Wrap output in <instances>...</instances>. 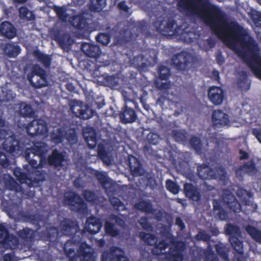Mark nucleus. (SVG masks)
<instances>
[{
	"mask_svg": "<svg viewBox=\"0 0 261 261\" xmlns=\"http://www.w3.org/2000/svg\"><path fill=\"white\" fill-rule=\"evenodd\" d=\"M63 249L69 261H76L79 257L83 261H95L92 248L85 242L80 245L79 241L69 240L64 244Z\"/></svg>",
	"mask_w": 261,
	"mask_h": 261,
	"instance_id": "f257e3e1",
	"label": "nucleus"
},
{
	"mask_svg": "<svg viewBox=\"0 0 261 261\" xmlns=\"http://www.w3.org/2000/svg\"><path fill=\"white\" fill-rule=\"evenodd\" d=\"M63 202L70 210L81 215L88 212V206L81 196L75 192L69 191L65 193Z\"/></svg>",
	"mask_w": 261,
	"mask_h": 261,
	"instance_id": "f03ea898",
	"label": "nucleus"
},
{
	"mask_svg": "<svg viewBox=\"0 0 261 261\" xmlns=\"http://www.w3.org/2000/svg\"><path fill=\"white\" fill-rule=\"evenodd\" d=\"M170 243L171 245L168 251L164 253L165 258L167 261H182L184 255L182 252L186 248L185 242L177 241L172 238Z\"/></svg>",
	"mask_w": 261,
	"mask_h": 261,
	"instance_id": "7ed1b4c3",
	"label": "nucleus"
},
{
	"mask_svg": "<svg viewBox=\"0 0 261 261\" xmlns=\"http://www.w3.org/2000/svg\"><path fill=\"white\" fill-rule=\"evenodd\" d=\"M28 79L35 88H40L48 85L45 70L37 64L32 67L31 72L28 74Z\"/></svg>",
	"mask_w": 261,
	"mask_h": 261,
	"instance_id": "20e7f679",
	"label": "nucleus"
},
{
	"mask_svg": "<svg viewBox=\"0 0 261 261\" xmlns=\"http://www.w3.org/2000/svg\"><path fill=\"white\" fill-rule=\"evenodd\" d=\"M192 61V55L184 51L174 55L171 59V64L177 70L185 71L190 69Z\"/></svg>",
	"mask_w": 261,
	"mask_h": 261,
	"instance_id": "39448f33",
	"label": "nucleus"
},
{
	"mask_svg": "<svg viewBox=\"0 0 261 261\" xmlns=\"http://www.w3.org/2000/svg\"><path fill=\"white\" fill-rule=\"evenodd\" d=\"M216 169L218 173L208 165L202 164L197 167V172L199 177L203 180L216 179L218 175L222 179L226 176V171L223 167L219 166Z\"/></svg>",
	"mask_w": 261,
	"mask_h": 261,
	"instance_id": "423d86ee",
	"label": "nucleus"
},
{
	"mask_svg": "<svg viewBox=\"0 0 261 261\" xmlns=\"http://www.w3.org/2000/svg\"><path fill=\"white\" fill-rule=\"evenodd\" d=\"M138 36V34L133 33L131 30L123 29L115 37L113 43L117 46L128 48L134 43Z\"/></svg>",
	"mask_w": 261,
	"mask_h": 261,
	"instance_id": "0eeeda50",
	"label": "nucleus"
},
{
	"mask_svg": "<svg viewBox=\"0 0 261 261\" xmlns=\"http://www.w3.org/2000/svg\"><path fill=\"white\" fill-rule=\"evenodd\" d=\"M48 130L46 121L41 119H34L26 126L27 133L31 137L45 135Z\"/></svg>",
	"mask_w": 261,
	"mask_h": 261,
	"instance_id": "6e6552de",
	"label": "nucleus"
},
{
	"mask_svg": "<svg viewBox=\"0 0 261 261\" xmlns=\"http://www.w3.org/2000/svg\"><path fill=\"white\" fill-rule=\"evenodd\" d=\"M70 111L74 116L83 120H87L93 115V111L87 105H80L74 100L70 103Z\"/></svg>",
	"mask_w": 261,
	"mask_h": 261,
	"instance_id": "1a4fd4ad",
	"label": "nucleus"
},
{
	"mask_svg": "<svg viewBox=\"0 0 261 261\" xmlns=\"http://www.w3.org/2000/svg\"><path fill=\"white\" fill-rule=\"evenodd\" d=\"M222 200L231 211L234 213H239L242 210L240 203L238 201L235 196L228 189H224L223 191Z\"/></svg>",
	"mask_w": 261,
	"mask_h": 261,
	"instance_id": "9d476101",
	"label": "nucleus"
},
{
	"mask_svg": "<svg viewBox=\"0 0 261 261\" xmlns=\"http://www.w3.org/2000/svg\"><path fill=\"white\" fill-rule=\"evenodd\" d=\"M101 261H129L127 256L124 255L122 249L118 247H113L110 251H105L101 257Z\"/></svg>",
	"mask_w": 261,
	"mask_h": 261,
	"instance_id": "9b49d317",
	"label": "nucleus"
},
{
	"mask_svg": "<svg viewBox=\"0 0 261 261\" xmlns=\"http://www.w3.org/2000/svg\"><path fill=\"white\" fill-rule=\"evenodd\" d=\"M258 172V169L254 159H251L248 162L244 163L237 168L235 173L237 177L243 178L244 175L247 174L249 176L255 175Z\"/></svg>",
	"mask_w": 261,
	"mask_h": 261,
	"instance_id": "f8f14e48",
	"label": "nucleus"
},
{
	"mask_svg": "<svg viewBox=\"0 0 261 261\" xmlns=\"http://www.w3.org/2000/svg\"><path fill=\"white\" fill-rule=\"evenodd\" d=\"M65 158V152H60L57 149H55L48 155V165L56 168H61L64 166Z\"/></svg>",
	"mask_w": 261,
	"mask_h": 261,
	"instance_id": "ddd939ff",
	"label": "nucleus"
},
{
	"mask_svg": "<svg viewBox=\"0 0 261 261\" xmlns=\"http://www.w3.org/2000/svg\"><path fill=\"white\" fill-rule=\"evenodd\" d=\"M61 230L65 236L74 235L79 230L77 222L69 218H64L60 223Z\"/></svg>",
	"mask_w": 261,
	"mask_h": 261,
	"instance_id": "4468645a",
	"label": "nucleus"
},
{
	"mask_svg": "<svg viewBox=\"0 0 261 261\" xmlns=\"http://www.w3.org/2000/svg\"><path fill=\"white\" fill-rule=\"evenodd\" d=\"M210 101L216 106L221 105L224 98V92L220 87L212 86L210 87L208 93Z\"/></svg>",
	"mask_w": 261,
	"mask_h": 261,
	"instance_id": "2eb2a0df",
	"label": "nucleus"
},
{
	"mask_svg": "<svg viewBox=\"0 0 261 261\" xmlns=\"http://www.w3.org/2000/svg\"><path fill=\"white\" fill-rule=\"evenodd\" d=\"M212 120L213 125L217 128L228 125L230 123L228 115L221 110L214 111Z\"/></svg>",
	"mask_w": 261,
	"mask_h": 261,
	"instance_id": "dca6fc26",
	"label": "nucleus"
},
{
	"mask_svg": "<svg viewBox=\"0 0 261 261\" xmlns=\"http://www.w3.org/2000/svg\"><path fill=\"white\" fill-rule=\"evenodd\" d=\"M2 246L6 249H10L11 250H25V244H22L17 237L10 233Z\"/></svg>",
	"mask_w": 261,
	"mask_h": 261,
	"instance_id": "f3484780",
	"label": "nucleus"
},
{
	"mask_svg": "<svg viewBox=\"0 0 261 261\" xmlns=\"http://www.w3.org/2000/svg\"><path fill=\"white\" fill-rule=\"evenodd\" d=\"M47 145L44 142H37L34 143L33 146L27 148L24 152L25 158L29 159V155L33 154V157L37 155L42 156L45 155L47 151Z\"/></svg>",
	"mask_w": 261,
	"mask_h": 261,
	"instance_id": "a211bd4d",
	"label": "nucleus"
},
{
	"mask_svg": "<svg viewBox=\"0 0 261 261\" xmlns=\"http://www.w3.org/2000/svg\"><path fill=\"white\" fill-rule=\"evenodd\" d=\"M3 146L4 150L10 153H18L21 147L20 141L14 135L5 138Z\"/></svg>",
	"mask_w": 261,
	"mask_h": 261,
	"instance_id": "6ab92c4d",
	"label": "nucleus"
},
{
	"mask_svg": "<svg viewBox=\"0 0 261 261\" xmlns=\"http://www.w3.org/2000/svg\"><path fill=\"white\" fill-rule=\"evenodd\" d=\"M119 117L123 123H133L137 119V115L134 109L129 108L127 104H124L119 114Z\"/></svg>",
	"mask_w": 261,
	"mask_h": 261,
	"instance_id": "aec40b11",
	"label": "nucleus"
},
{
	"mask_svg": "<svg viewBox=\"0 0 261 261\" xmlns=\"http://www.w3.org/2000/svg\"><path fill=\"white\" fill-rule=\"evenodd\" d=\"M17 234L23 240L22 244H25V249L29 248L35 240V231L28 227L19 230L17 232Z\"/></svg>",
	"mask_w": 261,
	"mask_h": 261,
	"instance_id": "412c9836",
	"label": "nucleus"
},
{
	"mask_svg": "<svg viewBox=\"0 0 261 261\" xmlns=\"http://www.w3.org/2000/svg\"><path fill=\"white\" fill-rule=\"evenodd\" d=\"M82 51L87 57L97 58L101 54V50L99 46L89 43H83L81 45Z\"/></svg>",
	"mask_w": 261,
	"mask_h": 261,
	"instance_id": "4be33fe9",
	"label": "nucleus"
},
{
	"mask_svg": "<svg viewBox=\"0 0 261 261\" xmlns=\"http://www.w3.org/2000/svg\"><path fill=\"white\" fill-rule=\"evenodd\" d=\"M184 191L186 196L193 201L198 202L201 199L200 192L197 187L191 183H186L184 185Z\"/></svg>",
	"mask_w": 261,
	"mask_h": 261,
	"instance_id": "5701e85b",
	"label": "nucleus"
},
{
	"mask_svg": "<svg viewBox=\"0 0 261 261\" xmlns=\"http://www.w3.org/2000/svg\"><path fill=\"white\" fill-rule=\"evenodd\" d=\"M0 35L11 39L16 36L17 31L13 24L8 21H5L0 24Z\"/></svg>",
	"mask_w": 261,
	"mask_h": 261,
	"instance_id": "b1692460",
	"label": "nucleus"
},
{
	"mask_svg": "<svg viewBox=\"0 0 261 261\" xmlns=\"http://www.w3.org/2000/svg\"><path fill=\"white\" fill-rule=\"evenodd\" d=\"M102 223L100 219L92 216L86 220V228L87 231L92 234H95L100 230Z\"/></svg>",
	"mask_w": 261,
	"mask_h": 261,
	"instance_id": "393cba45",
	"label": "nucleus"
},
{
	"mask_svg": "<svg viewBox=\"0 0 261 261\" xmlns=\"http://www.w3.org/2000/svg\"><path fill=\"white\" fill-rule=\"evenodd\" d=\"M88 21L83 14H78L72 17L71 24L77 30L86 31L89 28Z\"/></svg>",
	"mask_w": 261,
	"mask_h": 261,
	"instance_id": "a878e982",
	"label": "nucleus"
},
{
	"mask_svg": "<svg viewBox=\"0 0 261 261\" xmlns=\"http://www.w3.org/2000/svg\"><path fill=\"white\" fill-rule=\"evenodd\" d=\"M128 165L133 176H140L142 174V164L137 158L132 156L129 159Z\"/></svg>",
	"mask_w": 261,
	"mask_h": 261,
	"instance_id": "bb28decb",
	"label": "nucleus"
},
{
	"mask_svg": "<svg viewBox=\"0 0 261 261\" xmlns=\"http://www.w3.org/2000/svg\"><path fill=\"white\" fill-rule=\"evenodd\" d=\"M213 211L216 216L221 220H225L228 218V213L222 206L218 200H214L213 202Z\"/></svg>",
	"mask_w": 261,
	"mask_h": 261,
	"instance_id": "cd10ccee",
	"label": "nucleus"
},
{
	"mask_svg": "<svg viewBox=\"0 0 261 261\" xmlns=\"http://www.w3.org/2000/svg\"><path fill=\"white\" fill-rule=\"evenodd\" d=\"M163 22V21L155 22L154 25L157 31L162 33L164 31V29L167 32H173L175 30L176 25V22L175 20L171 18L168 19L166 25L164 28H162V25Z\"/></svg>",
	"mask_w": 261,
	"mask_h": 261,
	"instance_id": "c85d7f7f",
	"label": "nucleus"
},
{
	"mask_svg": "<svg viewBox=\"0 0 261 261\" xmlns=\"http://www.w3.org/2000/svg\"><path fill=\"white\" fill-rule=\"evenodd\" d=\"M241 237L232 236L229 238V242L233 249L239 254H244L243 242L240 239Z\"/></svg>",
	"mask_w": 261,
	"mask_h": 261,
	"instance_id": "c756f323",
	"label": "nucleus"
},
{
	"mask_svg": "<svg viewBox=\"0 0 261 261\" xmlns=\"http://www.w3.org/2000/svg\"><path fill=\"white\" fill-rule=\"evenodd\" d=\"M135 207L136 209L147 214H153L155 212L151 202L145 200H141L136 203L135 204Z\"/></svg>",
	"mask_w": 261,
	"mask_h": 261,
	"instance_id": "7c9ffc66",
	"label": "nucleus"
},
{
	"mask_svg": "<svg viewBox=\"0 0 261 261\" xmlns=\"http://www.w3.org/2000/svg\"><path fill=\"white\" fill-rule=\"evenodd\" d=\"M31 173V179L32 180V187L35 184H38L40 181L46 180V173L42 170L32 169Z\"/></svg>",
	"mask_w": 261,
	"mask_h": 261,
	"instance_id": "2f4dec72",
	"label": "nucleus"
},
{
	"mask_svg": "<svg viewBox=\"0 0 261 261\" xmlns=\"http://www.w3.org/2000/svg\"><path fill=\"white\" fill-rule=\"evenodd\" d=\"M4 51L9 58H16L20 53L21 48L18 45L8 43L5 45Z\"/></svg>",
	"mask_w": 261,
	"mask_h": 261,
	"instance_id": "473e14b6",
	"label": "nucleus"
},
{
	"mask_svg": "<svg viewBox=\"0 0 261 261\" xmlns=\"http://www.w3.org/2000/svg\"><path fill=\"white\" fill-rule=\"evenodd\" d=\"M34 56L45 68L50 67L51 63V58L47 55L44 54L39 50H35Z\"/></svg>",
	"mask_w": 261,
	"mask_h": 261,
	"instance_id": "72a5a7b5",
	"label": "nucleus"
},
{
	"mask_svg": "<svg viewBox=\"0 0 261 261\" xmlns=\"http://www.w3.org/2000/svg\"><path fill=\"white\" fill-rule=\"evenodd\" d=\"M245 230L251 238L256 242L261 244V231L250 225L246 226Z\"/></svg>",
	"mask_w": 261,
	"mask_h": 261,
	"instance_id": "f704fd0d",
	"label": "nucleus"
},
{
	"mask_svg": "<svg viewBox=\"0 0 261 261\" xmlns=\"http://www.w3.org/2000/svg\"><path fill=\"white\" fill-rule=\"evenodd\" d=\"M106 5V0H90L89 9L91 12H99L102 10Z\"/></svg>",
	"mask_w": 261,
	"mask_h": 261,
	"instance_id": "c9c22d12",
	"label": "nucleus"
},
{
	"mask_svg": "<svg viewBox=\"0 0 261 261\" xmlns=\"http://www.w3.org/2000/svg\"><path fill=\"white\" fill-rule=\"evenodd\" d=\"M248 74L246 71H241L239 73L238 84L242 90L247 91L250 88V84L247 83Z\"/></svg>",
	"mask_w": 261,
	"mask_h": 261,
	"instance_id": "e433bc0d",
	"label": "nucleus"
},
{
	"mask_svg": "<svg viewBox=\"0 0 261 261\" xmlns=\"http://www.w3.org/2000/svg\"><path fill=\"white\" fill-rule=\"evenodd\" d=\"M19 111V114L25 118H33L35 116V112L31 105L25 103H21Z\"/></svg>",
	"mask_w": 261,
	"mask_h": 261,
	"instance_id": "4c0bfd02",
	"label": "nucleus"
},
{
	"mask_svg": "<svg viewBox=\"0 0 261 261\" xmlns=\"http://www.w3.org/2000/svg\"><path fill=\"white\" fill-rule=\"evenodd\" d=\"M139 237L146 244L149 246H154L157 242L156 237L154 234L147 233L141 231L139 233Z\"/></svg>",
	"mask_w": 261,
	"mask_h": 261,
	"instance_id": "58836bf2",
	"label": "nucleus"
},
{
	"mask_svg": "<svg viewBox=\"0 0 261 261\" xmlns=\"http://www.w3.org/2000/svg\"><path fill=\"white\" fill-rule=\"evenodd\" d=\"M225 234L231 237L232 236L241 237V231L239 226L232 224H227L224 227Z\"/></svg>",
	"mask_w": 261,
	"mask_h": 261,
	"instance_id": "ea45409f",
	"label": "nucleus"
},
{
	"mask_svg": "<svg viewBox=\"0 0 261 261\" xmlns=\"http://www.w3.org/2000/svg\"><path fill=\"white\" fill-rule=\"evenodd\" d=\"M248 15L253 26L261 28V12L255 10H252Z\"/></svg>",
	"mask_w": 261,
	"mask_h": 261,
	"instance_id": "a19ab883",
	"label": "nucleus"
},
{
	"mask_svg": "<svg viewBox=\"0 0 261 261\" xmlns=\"http://www.w3.org/2000/svg\"><path fill=\"white\" fill-rule=\"evenodd\" d=\"M105 230L107 234L112 237H116L120 234V230L115 227L114 223L110 221L105 222Z\"/></svg>",
	"mask_w": 261,
	"mask_h": 261,
	"instance_id": "79ce46f5",
	"label": "nucleus"
},
{
	"mask_svg": "<svg viewBox=\"0 0 261 261\" xmlns=\"http://www.w3.org/2000/svg\"><path fill=\"white\" fill-rule=\"evenodd\" d=\"M65 131L61 128H58L56 133L51 134V139L56 144H60L63 142L65 139Z\"/></svg>",
	"mask_w": 261,
	"mask_h": 261,
	"instance_id": "37998d69",
	"label": "nucleus"
},
{
	"mask_svg": "<svg viewBox=\"0 0 261 261\" xmlns=\"http://www.w3.org/2000/svg\"><path fill=\"white\" fill-rule=\"evenodd\" d=\"M92 174L96 177L99 184L105 187L109 183L108 177L107 173L98 170H94Z\"/></svg>",
	"mask_w": 261,
	"mask_h": 261,
	"instance_id": "c03bdc74",
	"label": "nucleus"
},
{
	"mask_svg": "<svg viewBox=\"0 0 261 261\" xmlns=\"http://www.w3.org/2000/svg\"><path fill=\"white\" fill-rule=\"evenodd\" d=\"M169 246L168 243L165 240H162L158 243H156L154 248L152 250V253L154 254L160 255L162 254V251L165 250Z\"/></svg>",
	"mask_w": 261,
	"mask_h": 261,
	"instance_id": "a18cd8bd",
	"label": "nucleus"
},
{
	"mask_svg": "<svg viewBox=\"0 0 261 261\" xmlns=\"http://www.w3.org/2000/svg\"><path fill=\"white\" fill-rule=\"evenodd\" d=\"M19 16L22 19H27L28 20H32L35 18L33 12L29 10L25 6L21 7L19 10Z\"/></svg>",
	"mask_w": 261,
	"mask_h": 261,
	"instance_id": "49530a36",
	"label": "nucleus"
},
{
	"mask_svg": "<svg viewBox=\"0 0 261 261\" xmlns=\"http://www.w3.org/2000/svg\"><path fill=\"white\" fill-rule=\"evenodd\" d=\"M96 41L102 45H107L111 41V35L108 33H99L95 37Z\"/></svg>",
	"mask_w": 261,
	"mask_h": 261,
	"instance_id": "de8ad7c7",
	"label": "nucleus"
},
{
	"mask_svg": "<svg viewBox=\"0 0 261 261\" xmlns=\"http://www.w3.org/2000/svg\"><path fill=\"white\" fill-rule=\"evenodd\" d=\"M82 195L87 202L95 203L98 200V197L94 191L85 190L83 191Z\"/></svg>",
	"mask_w": 261,
	"mask_h": 261,
	"instance_id": "09e8293b",
	"label": "nucleus"
},
{
	"mask_svg": "<svg viewBox=\"0 0 261 261\" xmlns=\"http://www.w3.org/2000/svg\"><path fill=\"white\" fill-rule=\"evenodd\" d=\"M203 254L204 261H219L218 256L214 253L210 246L203 250Z\"/></svg>",
	"mask_w": 261,
	"mask_h": 261,
	"instance_id": "8fccbe9b",
	"label": "nucleus"
},
{
	"mask_svg": "<svg viewBox=\"0 0 261 261\" xmlns=\"http://www.w3.org/2000/svg\"><path fill=\"white\" fill-rule=\"evenodd\" d=\"M58 234L59 229L55 226L47 227L44 232V235L49 240L56 239Z\"/></svg>",
	"mask_w": 261,
	"mask_h": 261,
	"instance_id": "3c124183",
	"label": "nucleus"
},
{
	"mask_svg": "<svg viewBox=\"0 0 261 261\" xmlns=\"http://www.w3.org/2000/svg\"><path fill=\"white\" fill-rule=\"evenodd\" d=\"M158 72L159 79L161 80L167 81L170 76V69L165 65H160L159 66Z\"/></svg>",
	"mask_w": 261,
	"mask_h": 261,
	"instance_id": "603ef678",
	"label": "nucleus"
},
{
	"mask_svg": "<svg viewBox=\"0 0 261 261\" xmlns=\"http://www.w3.org/2000/svg\"><path fill=\"white\" fill-rule=\"evenodd\" d=\"M54 39L62 49H65L68 47L66 37L61 35L59 32L55 34Z\"/></svg>",
	"mask_w": 261,
	"mask_h": 261,
	"instance_id": "864d4df0",
	"label": "nucleus"
},
{
	"mask_svg": "<svg viewBox=\"0 0 261 261\" xmlns=\"http://www.w3.org/2000/svg\"><path fill=\"white\" fill-rule=\"evenodd\" d=\"M23 217L32 224L36 225L37 226V229L41 228L40 222L41 221V218L40 216L36 214H25Z\"/></svg>",
	"mask_w": 261,
	"mask_h": 261,
	"instance_id": "5fc2aeb1",
	"label": "nucleus"
},
{
	"mask_svg": "<svg viewBox=\"0 0 261 261\" xmlns=\"http://www.w3.org/2000/svg\"><path fill=\"white\" fill-rule=\"evenodd\" d=\"M194 239L197 241H203L207 243H210L211 236L210 234L207 233L204 230H200L197 234L194 237Z\"/></svg>",
	"mask_w": 261,
	"mask_h": 261,
	"instance_id": "6e6d98bb",
	"label": "nucleus"
},
{
	"mask_svg": "<svg viewBox=\"0 0 261 261\" xmlns=\"http://www.w3.org/2000/svg\"><path fill=\"white\" fill-rule=\"evenodd\" d=\"M97 155L101 161L106 163L109 159L108 152L106 149L105 146L102 144H99L97 147Z\"/></svg>",
	"mask_w": 261,
	"mask_h": 261,
	"instance_id": "4d7b16f0",
	"label": "nucleus"
},
{
	"mask_svg": "<svg viewBox=\"0 0 261 261\" xmlns=\"http://www.w3.org/2000/svg\"><path fill=\"white\" fill-rule=\"evenodd\" d=\"M166 188L171 193L176 194L179 191V186L174 181L168 179L166 181Z\"/></svg>",
	"mask_w": 261,
	"mask_h": 261,
	"instance_id": "13d9d810",
	"label": "nucleus"
},
{
	"mask_svg": "<svg viewBox=\"0 0 261 261\" xmlns=\"http://www.w3.org/2000/svg\"><path fill=\"white\" fill-rule=\"evenodd\" d=\"M54 11L56 12L59 19L63 22L66 21L68 15L66 10L62 7H55Z\"/></svg>",
	"mask_w": 261,
	"mask_h": 261,
	"instance_id": "bf43d9fd",
	"label": "nucleus"
},
{
	"mask_svg": "<svg viewBox=\"0 0 261 261\" xmlns=\"http://www.w3.org/2000/svg\"><path fill=\"white\" fill-rule=\"evenodd\" d=\"M216 251L218 255L222 258L227 260L228 258V254L225 250V247L222 244H217L215 245Z\"/></svg>",
	"mask_w": 261,
	"mask_h": 261,
	"instance_id": "052dcab7",
	"label": "nucleus"
},
{
	"mask_svg": "<svg viewBox=\"0 0 261 261\" xmlns=\"http://www.w3.org/2000/svg\"><path fill=\"white\" fill-rule=\"evenodd\" d=\"M17 180L21 184H27L30 187H32V180L30 173H27L22 171Z\"/></svg>",
	"mask_w": 261,
	"mask_h": 261,
	"instance_id": "680f3d73",
	"label": "nucleus"
},
{
	"mask_svg": "<svg viewBox=\"0 0 261 261\" xmlns=\"http://www.w3.org/2000/svg\"><path fill=\"white\" fill-rule=\"evenodd\" d=\"M190 144L195 151H200L201 150V141L198 137L196 136L191 137Z\"/></svg>",
	"mask_w": 261,
	"mask_h": 261,
	"instance_id": "e2e57ef3",
	"label": "nucleus"
},
{
	"mask_svg": "<svg viewBox=\"0 0 261 261\" xmlns=\"http://www.w3.org/2000/svg\"><path fill=\"white\" fill-rule=\"evenodd\" d=\"M10 232L8 228L3 224L0 223V245H3L8 236Z\"/></svg>",
	"mask_w": 261,
	"mask_h": 261,
	"instance_id": "0e129e2a",
	"label": "nucleus"
},
{
	"mask_svg": "<svg viewBox=\"0 0 261 261\" xmlns=\"http://www.w3.org/2000/svg\"><path fill=\"white\" fill-rule=\"evenodd\" d=\"M172 136L174 140L178 142H184L187 140L186 134L179 130H173Z\"/></svg>",
	"mask_w": 261,
	"mask_h": 261,
	"instance_id": "69168bd1",
	"label": "nucleus"
},
{
	"mask_svg": "<svg viewBox=\"0 0 261 261\" xmlns=\"http://www.w3.org/2000/svg\"><path fill=\"white\" fill-rule=\"evenodd\" d=\"M65 139H66L70 143L74 144L76 142L77 137L75 130H70L69 132L68 131L65 132Z\"/></svg>",
	"mask_w": 261,
	"mask_h": 261,
	"instance_id": "338daca9",
	"label": "nucleus"
},
{
	"mask_svg": "<svg viewBox=\"0 0 261 261\" xmlns=\"http://www.w3.org/2000/svg\"><path fill=\"white\" fill-rule=\"evenodd\" d=\"M110 201L114 208L117 211L123 210L124 207L123 202L118 198L113 197L110 199Z\"/></svg>",
	"mask_w": 261,
	"mask_h": 261,
	"instance_id": "774afa93",
	"label": "nucleus"
}]
</instances>
